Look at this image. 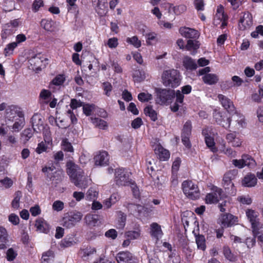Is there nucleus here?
Listing matches in <instances>:
<instances>
[{
    "instance_id": "1",
    "label": "nucleus",
    "mask_w": 263,
    "mask_h": 263,
    "mask_svg": "<svg viewBox=\"0 0 263 263\" xmlns=\"http://www.w3.org/2000/svg\"><path fill=\"white\" fill-rule=\"evenodd\" d=\"M66 167L67 173L74 184L80 189H86L88 184L89 179L83 175V170L71 161L67 162Z\"/></svg>"
},
{
    "instance_id": "2",
    "label": "nucleus",
    "mask_w": 263,
    "mask_h": 263,
    "mask_svg": "<svg viewBox=\"0 0 263 263\" xmlns=\"http://www.w3.org/2000/svg\"><path fill=\"white\" fill-rule=\"evenodd\" d=\"M24 116L22 109L15 105L8 106L6 108L5 118H1L0 114V136H5L8 132V127L10 123L13 122L16 118Z\"/></svg>"
},
{
    "instance_id": "3",
    "label": "nucleus",
    "mask_w": 263,
    "mask_h": 263,
    "mask_svg": "<svg viewBox=\"0 0 263 263\" xmlns=\"http://www.w3.org/2000/svg\"><path fill=\"white\" fill-rule=\"evenodd\" d=\"M180 72L174 69L164 70L161 75V81L164 86L172 88L178 87L181 82Z\"/></svg>"
},
{
    "instance_id": "4",
    "label": "nucleus",
    "mask_w": 263,
    "mask_h": 263,
    "mask_svg": "<svg viewBox=\"0 0 263 263\" xmlns=\"http://www.w3.org/2000/svg\"><path fill=\"white\" fill-rule=\"evenodd\" d=\"M182 189L185 196L191 199L196 200L200 197L198 186L191 181H184L182 183Z\"/></svg>"
},
{
    "instance_id": "5",
    "label": "nucleus",
    "mask_w": 263,
    "mask_h": 263,
    "mask_svg": "<svg viewBox=\"0 0 263 263\" xmlns=\"http://www.w3.org/2000/svg\"><path fill=\"white\" fill-rule=\"evenodd\" d=\"M83 217L82 214L78 211L66 213L61 221V224L66 228H70L80 221Z\"/></svg>"
},
{
    "instance_id": "6",
    "label": "nucleus",
    "mask_w": 263,
    "mask_h": 263,
    "mask_svg": "<svg viewBox=\"0 0 263 263\" xmlns=\"http://www.w3.org/2000/svg\"><path fill=\"white\" fill-rule=\"evenodd\" d=\"M246 216L251 223L252 232L255 237L260 234V227L263 226L260 224L258 221V213L252 209H247L246 211Z\"/></svg>"
},
{
    "instance_id": "7",
    "label": "nucleus",
    "mask_w": 263,
    "mask_h": 263,
    "mask_svg": "<svg viewBox=\"0 0 263 263\" xmlns=\"http://www.w3.org/2000/svg\"><path fill=\"white\" fill-rule=\"evenodd\" d=\"M157 102L160 104H165L174 97L175 90L171 89L156 88Z\"/></svg>"
},
{
    "instance_id": "8",
    "label": "nucleus",
    "mask_w": 263,
    "mask_h": 263,
    "mask_svg": "<svg viewBox=\"0 0 263 263\" xmlns=\"http://www.w3.org/2000/svg\"><path fill=\"white\" fill-rule=\"evenodd\" d=\"M253 25L252 16L249 12L242 13L239 17L238 28L239 30L245 31L249 30Z\"/></svg>"
},
{
    "instance_id": "9",
    "label": "nucleus",
    "mask_w": 263,
    "mask_h": 263,
    "mask_svg": "<svg viewBox=\"0 0 263 263\" xmlns=\"http://www.w3.org/2000/svg\"><path fill=\"white\" fill-rule=\"evenodd\" d=\"M115 181L118 185H128L132 181L129 179L130 173L124 168L115 170Z\"/></svg>"
},
{
    "instance_id": "10",
    "label": "nucleus",
    "mask_w": 263,
    "mask_h": 263,
    "mask_svg": "<svg viewBox=\"0 0 263 263\" xmlns=\"http://www.w3.org/2000/svg\"><path fill=\"white\" fill-rule=\"evenodd\" d=\"M227 20L228 16L224 13V7L221 5L218 6L214 18L213 24L215 26L220 25V27L224 28L227 25Z\"/></svg>"
},
{
    "instance_id": "11",
    "label": "nucleus",
    "mask_w": 263,
    "mask_h": 263,
    "mask_svg": "<svg viewBox=\"0 0 263 263\" xmlns=\"http://www.w3.org/2000/svg\"><path fill=\"white\" fill-rule=\"evenodd\" d=\"M44 141L40 142L36 148L35 152L38 154L46 152L48 148V146L52 145V138L49 130L45 129L44 131Z\"/></svg>"
},
{
    "instance_id": "12",
    "label": "nucleus",
    "mask_w": 263,
    "mask_h": 263,
    "mask_svg": "<svg viewBox=\"0 0 263 263\" xmlns=\"http://www.w3.org/2000/svg\"><path fill=\"white\" fill-rule=\"evenodd\" d=\"M31 122L33 130L36 133H40L42 131L44 133L45 129L49 130L48 128H45L44 119L40 114H34L31 118Z\"/></svg>"
},
{
    "instance_id": "13",
    "label": "nucleus",
    "mask_w": 263,
    "mask_h": 263,
    "mask_svg": "<svg viewBox=\"0 0 263 263\" xmlns=\"http://www.w3.org/2000/svg\"><path fill=\"white\" fill-rule=\"evenodd\" d=\"M42 171L50 180H60L63 177V172L60 170H57L54 167H44Z\"/></svg>"
},
{
    "instance_id": "14",
    "label": "nucleus",
    "mask_w": 263,
    "mask_h": 263,
    "mask_svg": "<svg viewBox=\"0 0 263 263\" xmlns=\"http://www.w3.org/2000/svg\"><path fill=\"white\" fill-rule=\"evenodd\" d=\"M46 59L42 55L39 54L29 60V62L33 70H41L42 67L45 66Z\"/></svg>"
},
{
    "instance_id": "15",
    "label": "nucleus",
    "mask_w": 263,
    "mask_h": 263,
    "mask_svg": "<svg viewBox=\"0 0 263 263\" xmlns=\"http://www.w3.org/2000/svg\"><path fill=\"white\" fill-rule=\"evenodd\" d=\"M237 221V217L231 214H222L219 219V222L224 228L231 227Z\"/></svg>"
},
{
    "instance_id": "16",
    "label": "nucleus",
    "mask_w": 263,
    "mask_h": 263,
    "mask_svg": "<svg viewBox=\"0 0 263 263\" xmlns=\"http://www.w3.org/2000/svg\"><path fill=\"white\" fill-rule=\"evenodd\" d=\"M231 118L235 123L236 129L240 130L247 127V123L245 117L240 112L235 111Z\"/></svg>"
},
{
    "instance_id": "17",
    "label": "nucleus",
    "mask_w": 263,
    "mask_h": 263,
    "mask_svg": "<svg viewBox=\"0 0 263 263\" xmlns=\"http://www.w3.org/2000/svg\"><path fill=\"white\" fill-rule=\"evenodd\" d=\"M118 263H136V259L129 252H119L116 256Z\"/></svg>"
},
{
    "instance_id": "18",
    "label": "nucleus",
    "mask_w": 263,
    "mask_h": 263,
    "mask_svg": "<svg viewBox=\"0 0 263 263\" xmlns=\"http://www.w3.org/2000/svg\"><path fill=\"white\" fill-rule=\"evenodd\" d=\"M202 135L204 136L205 142L207 146L210 148L212 152H216L217 148L215 146L214 137L211 132V130L209 128H204L202 130Z\"/></svg>"
},
{
    "instance_id": "19",
    "label": "nucleus",
    "mask_w": 263,
    "mask_h": 263,
    "mask_svg": "<svg viewBox=\"0 0 263 263\" xmlns=\"http://www.w3.org/2000/svg\"><path fill=\"white\" fill-rule=\"evenodd\" d=\"M97 253L96 249L93 247L88 246L84 249H81L79 255L85 261H88L92 258Z\"/></svg>"
},
{
    "instance_id": "20",
    "label": "nucleus",
    "mask_w": 263,
    "mask_h": 263,
    "mask_svg": "<svg viewBox=\"0 0 263 263\" xmlns=\"http://www.w3.org/2000/svg\"><path fill=\"white\" fill-rule=\"evenodd\" d=\"M175 96L176 97L175 102L170 106L171 110L173 112H176L179 110V108L182 106L184 100V95L179 90L175 91Z\"/></svg>"
},
{
    "instance_id": "21",
    "label": "nucleus",
    "mask_w": 263,
    "mask_h": 263,
    "mask_svg": "<svg viewBox=\"0 0 263 263\" xmlns=\"http://www.w3.org/2000/svg\"><path fill=\"white\" fill-rule=\"evenodd\" d=\"M151 236L157 240L161 238L163 236V232L161 226L156 222H153L150 225Z\"/></svg>"
},
{
    "instance_id": "22",
    "label": "nucleus",
    "mask_w": 263,
    "mask_h": 263,
    "mask_svg": "<svg viewBox=\"0 0 263 263\" xmlns=\"http://www.w3.org/2000/svg\"><path fill=\"white\" fill-rule=\"evenodd\" d=\"M95 163L96 165L102 166L107 164L109 161V156L105 151L100 152L95 157Z\"/></svg>"
},
{
    "instance_id": "23",
    "label": "nucleus",
    "mask_w": 263,
    "mask_h": 263,
    "mask_svg": "<svg viewBox=\"0 0 263 263\" xmlns=\"http://www.w3.org/2000/svg\"><path fill=\"white\" fill-rule=\"evenodd\" d=\"M218 98L222 106L228 111L232 112L235 110L233 102L229 99L221 94L218 95Z\"/></svg>"
},
{
    "instance_id": "24",
    "label": "nucleus",
    "mask_w": 263,
    "mask_h": 263,
    "mask_svg": "<svg viewBox=\"0 0 263 263\" xmlns=\"http://www.w3.org/2000/svg\"><path fill=\"white\" fill-rule=\"evenodd\" d=\"M155 152L159 159L161 161H166L168 160L170 157L169 151L164 148L160 145H156L155 148Z\"/></svg>"
},
{
    "instance_id": "25",
    "label": "nucleus",
    "mask_w": 263,
    "mask_h": 263,
    "mask_svg": "<svg viewBox=\"0 0 263 263\" xmlns=\"http://www.w3.org/2000/svg\"><path fill=\"white\" fill-rule=\"evenodd\" d=\"M129 210H135L140 217H146L148 216L149 210L148 208L139 204H130L128 205Z\"/></svg>"
},
{
    "instance_id": "26",
    "label": "nucleus",
    "mask_w": 263,
    "mask_h": 263,
    "mask_svg": "<svg viewBox=\"0 0 263 263\" xmlns=\"http://www.w3.org/2000/svg\"><path fill=\"white\" fill-rule=\"evenodd\" d=\"M222 191L212 192L206 194L205 197V202L207 204H213L218 202L221 197Z\"/></svg>"
},
{
    "instance_id": "27",
    "label": "nucleus",
    "mask_w": 263,
    "mask_h": 263,
    "mask_svg": "<svg viewBox=\"0 0 263 263\" xmlns=\"http://www.w3.org/2000/svg\"><path fill=\"white\" fill-rule=\"evenodd\" d=\"M13 122V124L12 125L10 124V126L8 127V129L11 127L13 132H18L25 125V121L24 116L16 118Z\"/></svg>"
},
{
    "instance_id": "28",
    "label": "nucleus",
    "mask_w": 263,
    "mask_h": 263,
    "mask_svg": "<svg viewBox=\"0 0 263 263\" xmlns=\"http://www.w3.org/2000/svg\"><path fill=\"white\" fill-rule=\"evenodd\" d=\"M85 220L86 223L90 227H97L101 224L99 216L97 215L87 214L85 217Z\"/></svg>"
},
{
    "instance_id": "29",
    "label": "nucleus",
    "mask_w": 263,
    "mask_h": 263,
    "mask_svg": "<svg viewBox=\"0 0 263 263\" xmlns=\"http://www.w3.org/2000/svg\"><path fill=\"white\" fill-rule=\"evenodd\" d=\"M35 227L40 232L47 233L49 231V225L42 219H38L35 221Z\"/></svg>"
},
{
    "instance_id": "30",
    "label": "nucleus",
    "mask_w": 263,
    "mask_h": 263,
    "mask_svg": "<svg viewBox=\"0 0 263 263\" xmlns=\"http://www.w3.org/2000/svg\"><path fill=\"white\" fill-rule=\"evenodd\" d=\"M92 2L96 6V10L98 14L103 15L105 13L107 4L105 0H92Z\"/></svg>"
},
{
    "instance_id": "31",
    "label": "nucleus",
    "mask_w": 263,
    "mask_h": 263,
    "mask_svg": "<svg viewBox=\"0 0 263 263\" xmlns=\"http://www.w3.org/2000/svg\"><path fill=\"white\" fill-rule=\"evenodd\" d=\"M179 32L182 36L186 38H194L197 35L196 30L185 27H181L179 29Z\"/></svg>"
},
{
    "instance_id": "32",
    "label": "nucleus",
    "mask_w": 263,
    "mask_h": 263,
    "mask_svg": "<svg viewBox=\"0 0 263 263\" xmlns=\"http://www.w3.org/2000/svg\"><path fill=\"white\" fill-rule=\"evenodd\" d=\"M256 183L257 178L254 175L251 174L246 175L242 182V185L247 187L254 186Z\"/></svg>"
},
{
    "instance_id": "33",
    "label": "nucleus",
    "mask_w": 263,
    "mask_h": 263,
    "mask_svg": "<svg viewBox=\"0 0 263 263\" xmlns=\"http://www.w3.org/2000/svg\"><path fill=\"white\" fill-rule=\"evenodd\" d=\"M182 63L183 66L187 70H194L197 67L196 61L188 56L183 59Z\"/></svg>"
},
{
    "instance_id": "34",
    "label": "nucleus",
    "mask_w": 263,
    "mask_h": 263,
    "mask_svg": "<svg viewBox=\"0 0 263 263\" xmlns=\"http://www.w3.org/2000/svg\"><path fill=\"white\" fill-rule=\"evenodd\" d=\"M52 97V93L49 90L43 89L40 94V100L43 103L48 104Z\"/></svg>"
},
{
    "instance_id": "35",
    "label": "nucleus",
    "mask_w": 263,
    "mask_h": 263,
    "mask_svg": "<svg viewBox=\"0 0 263 263\" xmlns=\"http://www.w3.org/2000/svg\"><path fill=\"white\" fill-rule=\"evenodd\" d=\"M202 79L205 83L209 85L215 84L218 81V78L217 76L213 73L205 74L202 77Z\"/></svg>"
},
{
    "instance_id": "36",
    "label": "nucleus",
    "mask_w": 263,
    "mask_h": 263,
    "mask_svg": "<svg viewBox=\"0 0 263 263\" xmlns=\"http://www.w3.org/2000/svg\"><path fill=\"white\" fill-rule=\"evenodd\" d=\"M147 77V73L144 71L136 70L134 73L133 79L135 82L139 83L144 81Z\"/></svg>"
},
{
    "instance_id": "37",
    "label": "nucleus",
    "mask_w": 263,
    "mask_h": 263,
    "mask_svg": "<svg viewBox=\"0 0 263 263\" xmlns=\"http://www.w3.org/2000/svg\"><path fill=\"white\" fill-rule=\"evenodd\" d=\"M41 25L47 31L52 32L54 30V23L50 20H42L41 22Z\"/></svg>"
},
{
    "instance_id": "38",
    "label": "nucleus",
    "mask_w": 263,
    "mask_h": 263,
    "mask_svg": "<svg viewBox=\"0 0 263 263\" xmlns=\"http://www.w3.org/2000/svg\"><path fill=\"white\" fill-rule=\"evenodd\" d=\"M54 257V252L51 250H48L43 253L41 263H51Z\"/></svg>"
},
{
    "instance_id": "39",
    "label": "nucleus",
    "mask_w": 263,
    "mask_h": 263,
    "mask_svg": "<svg viewBox=\"0 0 263 263\" xmlns=\"http://www.w3.org/2000/svg\"><path fill=\"white\" fill-rule=\"evenodd\" d=\"M17 47L16 43L12 42L6 45L4 50V54L5 57H9L13 54L14 49Z\"/></svg>"
},
{
    "instance_id": "40",
    "label": "nucleus",
    "mask_w": 263,
    "mask_h": 263,
    "mask_svg": "<svg viewBox=\"0 0 263 263\" xmlns=\"http://www.w3.org/2000/svg\"><path fill=\"white\" fill-rule=\"evenodd\" d=\"M98 196V190L95 187H90L87 191L85 198L87 200H94Z\"/></svg>"
},
{
    "instance_id": "41",
    "label": "nucleus",
    "mask_w": 263,
    "mask_h": 263,
    "mask_svg": "<svg viewBox=\"0 0 263 263\" xmlns=\"http://www.w3.org/2000/svg\"><path fill=\"white\" fill-rule=\"evenodd\" d=\"M22 196V193L20 191H17L14 195V198L11 202L12 208L17 210L20 206V200Z\"/></svg>"
},
{
    "instance_id": "42",
    "label": "nucleus",
    "mask_w": 263,
    "mask_h": 263,
    "mask_svg": "<svg viewBox=\"0 0 263 263\" xmlns=\"http://www.w3.org/2000/svg\"><path fill=\"white\" fill-rule=\"evenodd\" d=\"M185 47L187 50H193V52H192V54H195L196 53L195 50H196L199 47V44L198 42L196 41L189 40H188Z\"/></svg>"
},
{
    "instance_id": "43",
    "label": "nucleus",
    "mask_w": 263,
    "mask_h": 263,
    "mask_svg": "<svg viewBox=\"0 0 263 263\" xmlns=\"http://www.w3.org/2000/svg\"><path fill=\"white\" fill-rule=\"evenodd\" d=\"M186 10V7L184 5H180L176 6H170L169 11H173L175 15H178L184 13Z\"/></svg>"
},
{
    "instance_id": "44",
    "label": "nucleus",
    "mask_w": 263,
    "mask_h": 263,
    "mask_svg": "<svg viewBox=\"0 0 263 263\" xmlns=\"http://www.w3.org/2000/svg\"><path fill=\"white\" fill-rule=\"evenodd\" d=\"M144 111L145 114L149 117L153 121H155L157 120V114L151 106L146 107Z\"/></svg>"
},
{
    "instance_id": "45",
    "label": "nucleus",
    "mask_w": 263,
    "mask_h": 263,
    "mask_svg": "<svg viewBox=\"0 0 263 263\" xmlns=\"http://www.w3.org/2000/svg\"><path fill=\"white\" fill-rule=\"evenodd\" d=\"M76 243L74 238L73 237H70L62 240L60 242V246L62 248H68L74 246Z\"/></svg>"
},
{
    "instance_id": "46",
    "label": "nucleus",
    "mask_w": 263,
    "mask_h": 263,
    "mask_svg": "<svg viewBox=\"0 0 263 263\" xmlns=\"http://www.w3.org/2000/svg\"><path fill=\"white\" fill-rule=\"evenodd\" d=\"M92 122L96 126L102 129H105L108 126L107 122L100 118L92 119Z\"/></svg>"
},
{
    "instance_id": "47",
    "label": "nucleus",
    "mask_w": 263,
    "mask_h": 263,
    "mask_svg": "<svg viewBox=\"0 0 263 263\" xmlns=\"http://www.w3.org/2000/svg\"><path fill=\"white\" fill-rule=\"evenodd\" d=\"M126 42L134 46L136 48H138L141 46V42L137 36L128 37L126 39Z\"/></svg>"
},
{
    "instance_id": "48",
    "label": "nucleus",
    "mask_w": 263,
    "mask_h": 263,
    "mask_svg": "<svg viewBox=\"0 0 263 263\" xmlns=\"http://www.w3.org/2000/svg\"><path fill=\"white\" fill-rule=\"evenodd\" d=\"M196 242L199 249L204 251L206 249L205 239L203 235H198L196 237Z\"/></svg>"
},
{
    "instance_id": "49",
    "label": "nucleus",
    "mask_w": 263,
    "mask_h": 263,
    "mask_svg": "<svg viewBox=\"0 0 263 263\" xmlns=\"http://www.w3.org/2000/svg\"><path fill=\"white\" fill-rule=\"evenodd\" d=\"M65 78L64 74H58L52 80L51 85L56 86L62 85L65 82Z\"/></svg>"
},
{
    "instance_id": "50",
    "label": "nucleus",
    "mask_w": 263,
    "mask_h": 263,
    "mask_svg": "<svg viewBox=\"0 0 263 263\" xmlns=\"http://www.w3.org/2000/svg\"><path fill=\"white\" fill-rule=\"evenodd\" d=\"M223 254L225 257L231 261H234L236 259V256L231 252L230 248L228 247L223 248Z\"/></svg>"
},
{
    "instance_id": "51",
    "label": "nucleus",
    "mask_w": 263,
    "mask_h": 263,
    "mask_svg": "<svg viewBox=\"0 0 263 263\" xmlns=\"http://www.w3.org/2000/svg\"><path fill=\"white\" fill-rule=\"evenodd\" d=\"M157 41V34L154 32H150L146 34V42L147 45H151Z\"/></svg>"
},
{
    "instance_id": "52",
    "label": "nucleus",
    "mask_w": 263,
    "mask_h": 263,
    "mask_svg": "<svg viewBox=\"0 0 263 263\" xmlns=\"http://www.w3.org/2000/svg\"><path fill=\"white\" fill-rule=\"evenodd\" d=\"M138 99L142 102H148L153 99V96L147 92H143L138 95Z\"/></svg>"
},
{
    "instance_id": "53",
    "label": "nucleus",
    "mask_w": 263,
    "mask_h": 263,
    "mask_svg": "<svg viewBox=\"0 0 263 263\" xmlns=\"http://www.w3.org/2000/svg\"><path fill=\"white\" fill-rule=\"evenodd\" d=\"M140 231L139 230L136 231H129L125 233V236L127 238L130 240H134L138 239L140 236Z\"/></svg>"
},
{
    "instance_id": "54",
    "label": "nucleus",
    "mask_w": 263,
    "mask_h": 263,
    "mask_svg": "<svg viewBox=\"0 0 263 263\" xmlns=\"http://www.w3.org/2000/svg\"><path fill=\"white\" fill-rule=\"evenodd\" d=\"M62 148L68 152H73V148L71 144L68 141L67 139H63L61 143Z\"/></svg>"
},
{
    "instance_id": "55",
    "label": "nucleus",
    "mask_w": 263,
    "mask_h": 263,
    "mask_svg": "<svg viewBox=\"0 0 263 263\" xmlns=\"http://www.w3.org/2000/svg\"><path fill=\"white\" fill-rule=\"evenodd\" d=\"M244 158L245 165L250 168L253 167L256 165L255 160L249 155H243Z\"/></svg>"
},
{
    "instance_id": "56",
    "label": "nucleus",
    "mask_w": 263,
    "mask_h": 263,
    "mask_svg": "<svg viewBox=\"0 0 263 263\" xmlns=\"http://www.w3.org/2000/svg\"><path fill=\"white\" fill-rule=\"evenodd\" d=\"M13 184V181L9 177H5L3 179L0 180V185L5 189L11 187Z\"/></svg>"
},
{
    "instance_id": "57",
    "label": "nucleus",
    "mask_w": 263,
    "mask_h": 263,
    "mask_svg": "<svg viewBox=\"0 0 263 263\" xmlns=\"http://www.w3.org/2000/svg\"><path fill=\"white\" fill-rule=\"evenodd\" d=\"M32 132L30 128L25 129L21 134V138L24 142H26L32 137Z\"/></svg>"
},
{
    "instance_id": "58",
    "label": "nucleus",
    "mask_w": 263,
    "mask_h": 263,
    "mask_svg": "<svg viewBox=\"0 0 263 263\" xmlns=\"http://www.w3.org/2000/svg\"><path fill=\"white\" fill-rule=\"evenodd\" d=\"M232 176L233 174L231 172H229L224 174L223 178L224 186H228L229 185H231V186L233 185L231 182Z\"/></svg>"
},
{
    "instance_id": "59",
    "label": "nucleus",
    "mask_w": 263,
    "mask_h": 263,
    "mask_svg": "<svg viewBox=\"0 0 263 263\" xmlns=\"http://www.w3.org/2000/svg\"><path fill=\"white\" fill-rule=\"evenodd\" d=\"M52 209L57 212L61 211L64 208V203L60 200L55 201L52 206Z\"/></svg>"
},
{
    "instance_id": "60",
    "label": "nucleus",
    "mask_w": 263,
    "mask_h": 263,
    "mask_svg": "<svg viewBox=\"0 0 263 263\" xmlns=\"http://www.w3.org/2000/svg\"><path fill=\"white\" fill-rule=\"evenodd\" d=\"M17 252L13 249H9L6 253V258L8 261L13 260L17 256Z\"/></svg>"
},
{
    "instance_id": "61",
    "label": "nucleus",
    "mask_w": 263,
    "mask_h": 263,
    "mask_svg": "<svg viewBox=\"0 0 263 263\" xmlns=\"http://www.w3.org/2000/svg\"><path fill=\"white\" fill-rule=\"evenodd\" d=\"M192 125L190 122H186L182 129V136H190L191 133Z\"/></svg>"
},
{
    "instance_id": "62",
    "label": "nucleus",
    "mask_w": 263,
    "mask_h": 263,
    "mask_svg": "<svg viewBox=\"0 0 263 263\" xmlns=\"http://www.w3.org/2000/svg\"><path fill=\"white\" fill-rule=\"evenodd\" d=\"M102 87L104 91V94L106 96L109 97L110 96L112 88L111 83L107 82H104L103 83Z\"/></svg>"
},
{
    "instance_id": "63",
    "label": "nucleus",
    "mask_w": 263,
    "mask_h": 263,
    "mask_svg": "<svg viewBox=\"0 0 263 263\" xmlns=\"http://www.w3.org/2000/svg\"><path fill=\"white\" fill-rule=\"evenodd\" d=\"M238 201L243 204L249 205L252 202V199L249 196H241L238 197L237 198Z\"/></svg>"
},
{
    "instance_id": "64",
    "label": "nucleus",
    "mask_w": 263,
    "mask_h": 263,
    "mask_svg": "<svg viewBox=\"0 0 263 263\" xmlns=\"http://www.w3.org/2000/svg\"><path fill=\"white\" fill-rule=\"evenodd\" d=\"M8 221L12 224L16 226L20 222V218L17 215L12 213L8 216Z\"/></svg>"
}]
</instances>
